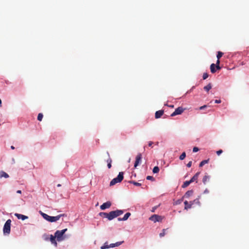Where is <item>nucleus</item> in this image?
<instances>
[{"mask_svg": "<svg viewBox=\"0 0 249 249\" xmlns=\"http://www.w3.org/2000/svg\"><path fill=\"white\" fill-rule=\"evenodd\" d=\"M124 213L123 210H117L116 211H111L109 213L105 212H100L99 214L100 216L106 217L109 220H111L115 217H117Z\"/></svg>", "mask_w": 249, "mask_h": 249, "instance_id": "f257e3e1", "label": "nucleus"}, {"mask_svg": "<svg viewBox=\"0 0 249 249\" xmlns=\"http://www.w3.org/2000/svg\"><path fill=\"white\" fill-rule=\"evenodd\" d=\"M40 213L45 220L50 222H55L58 220L61 217L63 216L64 215V214H61L56 216H49L46 213L42 212L41 211H40Z\"/></svg>", "mask_w": 249, "mask_h": 249, "instance_id": "f03ea898", "label": "nucleus"}, {"mask_svg": "<svg viewBox=\"0 0 249 249\" xmlns=\"http://www.w3.org/2000/svg\"><path fill=\"white\" fill-rule=\"evenodd\" d=\"M124 178V172H121L119 173L118 176L113 178L110 182V186H113L117 183L121 182Z\"/></svg>", "mask_w": 249, "mask_h": 249, "instance_id": "7ed1b4c3", "label": "nucleus"}, {"mask_svg": "<svg viewBox=\"0 0 249 249\" xmlns=\"http://www.w3.org/2000/svg\"><path fill=\"white\" fill-rule=\"evenodd\" d=\"M11 220L10 219H8L5 223L3 228L4 234L8 235L10 234L11 231Z\"/></svg>", "mask_w": 249, "mask_h": 249, "instance_id": "20e7f679", "label": "nucleus"}, {"mask_svg": "<svg viewBox=\"0 0 249 249\" xmlns=\"http://www.w3.org/2000/svg\"><path fill=\"white\" fill-rule=\"evenodd\" d=\"M67 231V229H65L61 231L57 230L55 231L54 235L58 242L64 240V238L63 237V235Z\"/></svg>", "mask_w": 249, "mask_h": 249, "instance_id": "39448f33", "label": "nucleus"}, {"mask_svg": "<svg viewBox=\"0 0 249 249\" xmlns=\"http://www.w3.org/2000/svg\"><path fill=\"white\" fill-rule=\"evenodd\" d=\"M123 242H124V241L118 242H116L115 244H111L109 245H108V243L107 242H106V243H105L104 244V245L103 246H102L101 247V249H108V248H114L115 247H117V246H120Z\"/></svg>", "mask_w": 249, "mask_h": 249, "instance_id": "423d86ee", "label": "nucleus"}, {"mask_svg": "<svg viewBox=\"0 0 249 249\" xmlns=\"http://www.w3.org/2000/svg\"><path fill=\"white\" fill-rule=\"evenodd\" d=\"M162 219V216L157 214H154L149 218V220L153 221L154 223L156 222H161Z\"/></svg>", "mask_w": 249, "mask_h": 249, "instance_id": "0eeeda50", "label": "nucleus"}, {"mask_svg": "<svg viewBox=\"0 0 249 249\" xmlns=\"http://www.w3.org/2000/svg\"><path fill=\"white\" fill-rule=\"evenodd\" d=\"M184 110L185 109L182 107H179L175 109V111L171 114V116L173 117L177 115L181 114Z\"/></svg>", "mask_w": 249, "mask_h": 249, "instance_id": "6e6552de", "label": "nucleus"}, {"mask_svg": "<svg viewBox=\"0 0 249 249\" xmlns=\"http://www.w3.org/2000/svg\"><path fill=\"white\" fill-rule=\"evenodd\" d=\"M111 205V203L110 201H107L105 203H104L102 205L100 206V209L102 210H104L106 209L109 208Z\"/></svg>", "mask_w": 249, "mask_h": 249, "instance_id": "1a4fd4ad", "label": "nucleus"}, {"mask_svg": "<svg viewBox=\"0 0 249 249\" xmlns=\"http://www.w3.org/2000/svg\"><path fill=\"white\" fill-rule=\"evenodd\" d=\"M141 159H142V154L140 153L137 155V156H136V161H135V162L134 164V166L135 167H137L139 165L140 162L141 161Z\"/></svg>", "mask_w": 249, "mask_h": 249, "instance_id": "9d476101", "label": "nucleus"}, {"mask_svg": "<svg viewBox=\"0 0 249 249\" xmlns=\"http://www.w3.org/2000/svg\"><path fill=\"white\" fill-rule=\"evenodd\" d=\"M184 204L185 205L184 209L188 210V209H190L192 207V206L193 205V202L190 201V202H188L186 200L184 202Z\"/></svg>", "mask_w": 249, "mask_h": 249, "instance_id": "9b49d317", "label": "nucleus"}, {"mask_svg": "<svg viewBox=\"0 0 249 249\" xmlns=\"http://www.w3.org/2000/svg\"><path fill=\"white\" fill-rule=\"evenodd\" d=\"M15 215L18 219H22V220H24L26 219H27L28 217V216H26V215H23V214H19V213H16L15 214Z\"/></svg>", "mask_w": 249, "mask_h": 249, "instance_id": "f8f14e48", "label": "nucleus"}, {"mask_svg": "<svg viewBox=\"0 0 249 249\" xmlns=\"http://www.w3.org/2000/svg\"><path fill=\"white\" fill-rule=\"evenodd\" d=\"M194 191L193 190H189L186 192L183 198H189L193 194Z\"/></svg>", "mask_w": 249, "mask_h": 249, "instance_id": "ddd939ff", "label": "nucleus"}, {"mask_svg": "<svg viewBox=\"0 0 249 249\" xmlns=\"http://www.w3.org/2000/svg\"><path fill=\"white\" fill-rule=\"evenodd\" d=\"M56 237L55 236H53V235H50V240L52 244H53L55 247H57V244L56 241Z\"/></svg>", "mask_w": 249, "mask_h": 249, "instance_id": "4468645a", "label": "nucleus"}, {"mask_svg": "<svg viewBox=\"0 0 249 249\" xmlns=\"http://www.w3.org/2000/svg\"><path fill=\"white\" fill-rule=\"evenodd\" d=\"M200 174V172H197L192 178L190 180V182L191 183L194 182V181H196L197 182V179H198V176Z\"/></svg>", "mask_w": 249, "mask_h": 249, "instance_id": "2eb2a0df", "label": "nucleus"}, {"mask_svg": "<svg viewBox=\"0 0 249 249\" xmlns=\"http://www.w3.org/2000/svg\"><path fill=\"white\" fill-rule=\"evenodd\" d=\"M164 111L163 110H160L156 112L155 113V118L156 119L160 118L161 117V116L163 114Z\"/></svg>", "mask_w": 249, "mask_h": 249, "instance_id": "dca6fc26", "label": "nucleus"}, {"mask_svg": "<svg viewBox=\"0 0 249 249\" xmlns=\"http://www.w3.org/2000/svg\"><path fill=\"white\" fill-rule=\"evenodd\" d=\"M107 154L108 155V158L107 159V167H108V168L109 169H110L111 167L112 160L110 158V156H109V153L108 152H107Z\"/></svg>", "mask_w": 249, "mask_h": 249, "instance_id": "f3484780", "label": "nucleus"}, {"mask_svg": "<svg viewBox=\"0 0 249 249\" xmlns=\"http://www.w3.org/2000/svg\"><path fill=\"white\" fill-rule=\"evenodd\" d=\"M210 177L208 175H205L202 179V182L204 184H206L207 182L209 180Z\"/></svg>", "mask_w": 249, "mask_h": 249, "instance_id": "a211bd4d", "label": "nucleus"}, {"mask_svg": "<svg viewBox=\"0 0 249 249\" xmlns=\"http://www.w3.org/2000/svg\"><path fill=\"white\" fill-rule=\"evenodd\" d=\"M210 70L212 73H214L216 71L215 65L213 63L210 66Z\"/></svg>", "mask_w": 249, "mask_h": 249, "instance_id": "6ab92c4d", "label": "nucleus"}, {"mask_svg": "<svg viewBox=\"0 0 249 249\" xmlns=\"http://www.w3.org/2000/svg\"><path fill=\"white\" fill-rule=\"evenodd\" d=\"M0 178L4 177L5 178H8L9 177V175L5 172L2 171L0 172Z\"/></svg>", "mask_w": 249, "mask_h": 249, "instance_id": "aec40b11", "label": "nucleus"}, {"mask_svg": "<svg viewBox=\"0 0 249 249\" xmlns=\"http://www.w3.org/2000/svg\"><path fill=\"white\" fill-rule=\"evenodd\" d=\"M191 183V182H190V180H188V181H185L183 184L182 185V188H186L187 187V186H188Z\"/></svg>", "mask_w": 249, "mask_h": 249, "instance_id": "412c9836", "label": "nucleus"}, {"mask_svg": "<svg viewBox=\"0 0 249 249\" xmlns=\"http://www.w3.org/2000/svg\"><path fill=\"white\" fill-rule=\"evenodd\" d=\"M212 89L211 84L209 83L207 86L204 87V89L207 92H208Z\"/></svg>", "mask_w": 249, "mask_h": 249, "instance_id": "4be33fe9", "label": "nucleus"}, {"mask_svg": "<svg viewBox=\"0 0 249 249\" xmlns=\"http://www.w3.org/2000/svg\"><path fill=\"white\" fill-rule=\"evenodd\" d=\"M209 160H203L199 163V167H202L204 164L207 163Z\"/></svg>", "mask_w": 249, "mask_h": 249, "instance_id": "5701e85b", "label": "nucleus"}, {"mask_svg": "<svg viewBox=\"0 0 249 249\" xmlns=\"http://www.w3.org/2000/svg\"><path fill=\"white\" fill-rule=\"evenodd\" d=\"M159 171L160 169L158 166H155L153 169V173L154 174L159 173Z\"/></svg>", "mask_w": 249, "mask_h": 249, "instance_id": "b1692460", "label": "nucleus"}, {"mask_svg": "<svg viewBox=\"0 0 249 249\" xmlns=\"http://www.w3.org/2000/svg\"><path fill=\"white\" fill-rule=\"evenodd\" d=\"M130 183H132L135 186H140L141 185V183H140L139 182H135L134 181H128Z\"/></svg>", "mask_w": 249, "mask_h": 249, "instance_id": "393cba45", "label": "nucleus"}, {"mask_svg": "<svg viewBox=\"0 0 249 249\" xmlns=\"http://www.w3.org/2000/svg\"><path fill=\"white\" fill-rule=\"evenodd\" d=\"M168 229H163L162 230V231L161 233H160V237H163L165 234H166V231Z\"/></svg>", "mask_w": 249, "mask_h": 249, "instance_id": "a878e982", "label": "nucleus"}, {"mask_svg": "<svg viewBox=\"0 0 249 249\" xmlns=\"http://www.w3.org/2000/svg\"><path fill=\"white\" fill-rule=\"evenodd\" d=\"M43 115L42 113H40L38 114L37 120L39 121H41L43 118Z\"/></svg>", "mask_w": 249, "mask_h": 249, "instance_id": "bb28decb", "label": "nucleus"}, {"mask_svg": "<svg viewBox=\"0 0 249 249\" xmlns=\"http://www.w3.org/2000/svg\"><path fill=\"white\" fill-rule=\"evenodd\" d=\"M186 157V153L185 152H183L181 155L179 157V159L180 160H183L185 159Z\"/></svg>", "mask_w": 249, "mask_h": 249, "instance_id": "cd10ccee", "label": "nucleus"}, {"mask_svg": "<svg viewBox=\"0 0 249 249\" xmlns=\"http://www.w3.org/2000/svg\"><path fill=\"white\" fill-rule=\"evenodd\" d=\"M223 53H222L221 52H218L217 53V59H219L223 55Z\"/></svg>", "mask_w": 249, "mask_h": 249, "instance_id": "c85d7f7f", "label": "nucleus"}, {"mask_svg": "<svg viewBox=\"0 0 249 249\" xmlns=\"http://www.w3.org/2000/svg\"><path fill=\"white\" fill-rule=\"evenodd\" d=\"M209 76V74L207 73H204L203 75V79L205 80Z\"/></svg>", "mask_w": 249, "mask_h": 249, "instance_id": "c756f323", "label": "nucleus"}, {"mask_svg": "<svg viewBox=\"0 0 249 249\" xmlns=\"http://www.w3.org/2000/svg\"><path fill=\"white\" fill-rule=\"evenodd\" d=\"M146 179L147 180H154V178L152 177V176H148L147 177H146Z\"/></svg>", "mask_w": 249, "mask_h": 249, "instance_id": "7c9ffc66", "label": "nucleus"}, {"mask_svg": "<svg viewBox=\"0 0 249 249\" xmlns=\"http://www.w3.org/2000/svg\"><path fill=\"white\" fill-rule=\"evenodd\" d=\"M192 202H193V204H194V203H198V204H200V202H199V199H197H197H195L194 201H192Z\"/></svg>", "mask_w": 249, "mask_h": 249, "instance_id": "2f4dec72", "label": "nucleus"}, {"mask_svg": "<svg viewBox=\"0 0 249 249\" xmlns=\"http://www.w3.org/2000/svg\"><path fill=\"white\" fill-rule=\"evenodd\" d=\"M131 213H125V220L130 216Z\"/></svg>", "mask_w": 249, "mask_h": 249, "instance_id": "473e14b6", "label": "nucleus"}, {"mask_svg": "<svg viewBox=\"0 0 249 249\" xmlns=\"http://www.w3.org/2000/svg\"><path fill=\"white\" fill-rule=\"evenodd\" d=\"M199 150V149L197 147H194L193 149V152H196Z\"/></svg>", "mask_w": 249, "mask_h": 249, "instance_id": "72a5a7b5", "label": "nucleus"}, {"mask_svg": "<svg viewBox=\"0 0 249 249\" xmlns=\"http://www.w3.org/2000/svg\"><path fill=\"white\" fill-rule=\"evenodd\" d=\"M223 152V150H221V149H220L218 151H216V154H217V155H220V154H221V153H222Z\"/></svg>", "mask_w": 249, "mask_h": 249, "instance_id": "f704fd0d", "label": "nucleus"}, {"mask_svg": "<svg viewBox=\"0 0 249 249\" xmlns=\"http://www.w3.org/2000/svg\"><path fill=\"white\" fill-rule=\"evenodd\" d=\"M192 161H190L187 164V166L188 167H191V166H192Z\"/></svg>", "mask_w": 249, "mask_h": 249, "instance_id": "c9c22d12", "label": "nucleus"}, {"mask_svg": "<svg viewBox=\"0 0 249 249\" xmlns=\"http://www.w3.org/2000/svg\"><path fill=\"white\" fill-rule=\"evenodd\" d=\"M221 102V100H215L214 101V103H216V104H219Z\"/></svg>", "mask_w": 249, "mask_h": 249, "instance_id": "e433bc0d", "label": "nucleus"}, {"mask_svg": "<svg viewBox=\"0 0 249 249\" xmlns=\"http://www.w3.org/2000/svg\"><path fill=\"white\" fill-rule=\"evenodd\" d=\"M207 107V106L206 105H204L203 106H201L199 107V109L200 110H202V109H203L204 108H206Z\"/></svg>", "mask_w": 249, "mask_h": 249, "instance_id": "4c0bfd02", "label": "nucleus"}, {"mask_svg": "<svg viewBox=\"0 0 249 249\" xmlns=\"http://www.w3.org/2000/svg\"><path fill=\"white\" fill-rule=\"evenodd\" d=\"M219 64H220V60H219V59H217L216 61V64H215V66H217V65H219Z\"/></svg>", "mask_w": 249, "mask_h": 249, "instance_id": "58836bf2", "label": "nucleus"}, {"mask_svg": "<svg viewBox=\"0 0 249 249\" xmlns=\"http://www.w3.org/2000/svg\"><path fill=\"white\" fill-rule=\"evenodd\" d=\"M215 68H216L217 70H220L221 69V67H220L219 65L215 66Z\"/></svg>", "mask_w": 249, "mask_h": 249, "instance_id": "ea45409f", "label": "nucleus"}, {"mask_svg": "<svg viewBox=\"0 0 249 249\" xmlns=\"http://www.w3.org/2000/svg\"><path fill=\"white\" fill-rule=\"evenodd\" d=\"M153 142H148V145L149 146H151L153 144Z\"/></svg>", "mask_w": 249, "mask_h": 249, "instance_id": "a19ab883", "label": "nucleus"}, {"mask_svg": "<svg viewBox=\"0 0 249 249\" xmlns=\"http://www.w3.org/2000/svg\"><path fill=\"white\" fill-rule=\"evenodd\" d=\"M118 220L119 221H121V220H124V217L123 218H118Z\"/></svg>", "mask_w": 249, "mask_h": 249, "instance_id": "79ce46f5", "label": "nucleus"}, {"mask_svg": "<svg viewBox=\"0 0 249 249\" xmlns=\"http://www.w3.org/2000/svg\"><path fill=\"white\" fill-rule=\"evenodd\" d=\"M45 239L46 240H48L49 239L48 236L47 235H46V237H45Z\"/></svg>", "mask_w": 249, "mask_h": 249, "instance_id": "37998d69", "label": "nucleus"}, {"mask_svg": "<svg viewBox=\"0 0 249 249\" xmlns=\"http://www.w3.org/2000/svg\"><path fill=\"white\" fill-rule=\"evenodd\" d=\"M209 193V190L208 189H206L205 191H204V193Z\"/></svg>", "mask_w": 249, "mask_h": 249, "instance_id": "c03bdc74", "label": "nucleus"}, {"mask_svg": "<svg viewBox=\"0 0 249 249\" xmlns=\"http://www.w3.org/2000/svg\"><path fill=\"white\" fill-rule=\"evenodd\" d=\"M17 193H18V194H21V190H18Z\"/></svg>", "mask_w": 249, "mask_h": 249, "instance_id": "a18cd8bd", "label": "nucleus"}, {"mask_svg": "<svg viewBox=\"0 0 249 249\" xmlns=\"http://www.w3.org/2000/svg\"><path fill=\"white\" fill-rule=\"evenodd\" d=\"M169 107H170L173 108L174 107V105H170Z\"/></svg>", "mask_w": 249, "mask_h": 249, "instance_id": "49530a36", "label": "nucleus"}, {"mask_svg": "<svg viewBox=\"0 0 249 249\" xmlns=\"http://www.w3.org/2000/svg\"><path fill=\"white\" fill-rule=\"evenodd\" d=\"M11 149H15V147H14V146H11Z\"/></svg>", "mask_w": 249, "mask_h": 249, "instance_id": "de8ad7c7", "label": "nucleus"}, {"mask_svg": "<svg viewBox=\"0 0 249 249\" xmlns=\"http://www.w3.org/2000/svg\"><path fill=\"white\" fill-rule=\"evenodd\" d=\"M1 100L0 99V107H1Z\"/></svg>", "mask_w": 249, "mask_h": 249, "instance_id": "09e8293b", "label": "nucleus"}, {"mask_svg": "<svg viewBox=\"0 0 249 249\" xmlns=\"http://www.w3.org/2000/svg\"><path fill=\"white\" fill-rule=\"evenodd\" d=\"M57 187H60L61 185V184H57Z\"/></svg>", "mask_w": 249, "mask_h": 249, "instance_id": "8fccbe9b", "label": "nucleus"}]
</instances>
